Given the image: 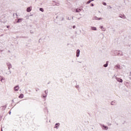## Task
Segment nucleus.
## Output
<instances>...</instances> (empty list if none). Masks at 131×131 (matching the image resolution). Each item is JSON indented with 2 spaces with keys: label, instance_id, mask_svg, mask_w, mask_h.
Segmentation results:
<instances>
[{
  "label": "nucleus",
  "instance_id": "obj_9",
  "mask_svg": "<svg viewBox=\"0 0 131 131\" xmlns=\"http://www.w3.org/2000/svg\"><path fill=\"white\" fill-rule=\"evenodd\" d=\"M81 11V9H76V13H80Z\"/></svg>",
  "mask_w": 131,
  "mask_h": 131
},
{
  "label": "nucleus",
  "instance_id": "obj_18",
  "mask_svg": "<svg viewBox=\"0 0 131 131\" xmlns=\"http://www.w3.org/2000/svg\"><path fill=\"white\" fill-rule=\"evenodd\" d=\"M57 125H60V123H57L55 124V127L56 128H58V126Z\"/></svg>",
  "mask_w": 131,
  "mask_h": 131
},
{
  "label": "nucleus",
  "instance_id": "obj_26",
  "mask_svg": "<svg viewBox=\"0 0 131 131\" xmlns=\"http://www.w3.org/2000/svg\"><path fill=\"white\" fill-rule=\"evenodd\" d=\"M76 88L77 89H78V88H79V86H78V85L76 86Z\"/></svg>",
  "mask_w": 131,
  "mask_h": 131
},
{
  "label": "nucleus",
  "instance_id": "obj_35",
  "mask_svg": "<svg viewBox=\"0 0 131 131\" xmlns=\"http://www.w3.org/2000/svg\"><path fill=\"white\" fill-rule=\"evenodd\" d=\"M72 20H73V19H74L73 16H72Z\"/></svg>",
  "mask_w": 131,
  "mask_h": 131
},
{
  "label": "nucleus",
  "instance_id": "obj_32",
  "mask_svg": "<svg viewBox=\"0 0 131 131\" xmlns=\"http://www.w3.org/2000/svg\"><path fill=\"white\" fill-rule=\"evenodd\" d=\"M108 125H111V123H108Z\"/></svg>",
  "mask_w": 131,
  "mask_h": 131
},
{
  "label": "nucleus",
  "instance_id": "obj_5",
  "mask_svg": "<svg viewBox=\"0 0 131 131\" xmlns=\"http://www.w3.org/2000/svg\"><path fill=\"white\" fill-rule=\"evenodd\" d=\"M116 79L119 82H122V81H123L122 79H121V78L116 77Z\"/></svg>",
  "mask_w": 131,
  "mask_h": 131
},
{
  "label": "nucleus",
  "instance_id": "obj_25",
  "mask_svg": "<svg viewBox=\"0 0 131 131\" xmlns=\"http://www.w3.org/2000/svg\"><path fill=\"white\" fill-rule=\"evenodd\" d=\"M42 98H43V99H45V98H46V96L43 95V96H42Z\"/></svg>",
  "mask_w": 131,
  "mask_h": 131
},
{
  "label": "nucleus",
  "instance_id": "obj_23",
  "mask_svg": "<svg viewBox=\"0 0 131 131\" xmlns=\"http://www.w3.org/2000/svg\"><path fill=\"white\" fill-rule=\"evenodd\" d=\"M45 93H46V95H47V94H48V90L45 91Z\"/></svg>",
  "mask_w": 131,
  "mask_h": 131
},
{
  "label": "nucleus",
  "instance_id": "obj_20",
  "mask_svg": "<svg viewBox=\"0 0 131 131\" xmlns=\"http://www.w3.org/2000/svg\"><path fill=\"white\" fill-rule=\"evenodd\" d=\"M6 106H2L1 107V109H2V110H5V109H3V108H6Z\"/></svg>",
  "mask_w": 131,
  "mask_h": 131
},
{
  "label": "nucleus",
  "instance_id": "obj_2",
  "mask_svg": "<svg viewBox=\"0 0 131 131\" xmlns=\"http://www.w3.org/2000/svg\"><path fill=\"white\" fill-rule=\"evenodd\" d=\"M114 53L115 55H118V56H122V53H119V51H115Z\"/></svg>",
  "mask_w": 131,
  "mask_h": 131
},
{
  "label": "nucleus",
  "instance_id": "obj_17",
  "mask_svg": "<svg viewBox=\"0 0 131 131\" xmlns=\"http://www.w3.org/2000/svg\"><path fill=\"white\" fill-rule=\"evenodd\" d=\"M11 73H12V72H11V71L9 70V71L8 73H6V74H8V75H9V74H11Z\"/></svg>",
  "mask_w": 131,
  "mask_h": 131
},
{
  "label": "nucleus",
  "instance_id": "obj_8",
  "mask_svg": "<svg viewBox=\"0 0 131 131\" xmlns=\"http://www.w3.org/2000/svg\"><path fill=\"white\" fill-rule=\"evenodd\" d=\"M18 90H19V86L18 85H17V86L14 87V91L17 92Z\"/></svg>",
  "mask_w": 131,
  "mask_h": 131
},
{
  "label": "nucleus",
  "instance_id": "obj_10",
  "mask_svg": "<svg viewBox=\"0 0 131 131\" xmlns=\"http://www.w3.org/2000/svg\"><path fill=\"white\" fill-rule=\"evenodd\" d=\"M115 69H120V68L119 65H117L115 67Z\"/></svg>",
  "mask_w": 131,
  "mask_h": 131
},
{
  "label": "nucleus",
  "instance_id": "obj_31",
  "mask_svg": "<svg viewBox=\"0 0 131 131\" xmlns=\"http://www.w3.org/2000/svg\"><path fill=\"white\" fill-rule=\"evenodd\" d=\"M76 26H73V28L74 29V28H75Z\"/></svg>",
  "mask_w": 131,
  "mask_h": 131
},
{
  "label": "nucleus",
  "instance_id": "obj_27",
  "mask_svg": "<svg viewBox=\"0 0 131 131\" xmlns=\"http://www.w3.org/2000/svg\"><path fill=\"white\" fill-rule=\"evenodd\" d=\"M100 28H101V29H103V26H100Z\"/></svg>",
  "mask_w": 131,
  "mask_h": 131
},
{
  "label": "nucleus",
  "instance_id": "obj_16",
  "mask_svg": "<svg viewBox=\"0 0 131 131\" xmlns=\"http://www.w3.org/2000/svg\"><path fill=\"white\" fill-rule=\"evenodd\" d=\"M23 97H24V95H23V94H20V96H19V98H20V99H22Z\"/></svg>",
  "mask_w": 131,
  "mask_h": 131
},
{
  "label": "nucleus",
  "instance_id": "obj_34",
  "mask_svg": "<svg viewBox=\"0 0 131 131\" xmlns=\"http://www.w3.org/2000/svg\"><path fill=\"white\" fill-rule=\"evenodd\" d=\"M1 36H4L3 34L1 35Z\"/></svg>",
  "mask_w": 131,
  "mask_h": 131
},
{
  "label": "nucleus",
  "instance_id": "obj_41",
  "mask_svg": "<svg viewBox=\"0 0 131 131\" xmlns=\"http://www.w3.org/2000/svg\"><path fill=\"white\" fill-rule=\"evenodd\" d=\"M1 131H3V129H1Z\"/></svg>",
  "mask_w": 131,
  "mask_h": 131
},
{
  "label": "nucleus",
  "instance_id": "obj_29",
  "mask_svg": "<svg viewBox=\"0 0 131 131\" xmlns=\"http://www.w3.org/2000/svg\"><path fill=\"white\" fill-rule=\"evenodd\" d=\"M68 20H71V18L68 17Z\"/></svg>",
  "mask_w": 131,
  "mask_h": 131
},
{
  "label": "nucleus",
  "instance_id": "obj_36",
  "mask_svg": "<svg viewBox=\"0 0 131 131\" xmlns=\"http://www.w3.org/2000/svg\"><path fill=\"white\" fill-rule=\"evenodd\" d=\"M80 19V17L78 18V20H79Z\"/></svg>",
  "mask_w": 131,
  "mask_h": 131
},
{
  "label": "nucleus",
  "instance_id": "obj_11",
  "mask_svg": "<svg viewBox=\"0 0 131 131\" xmlns=\"http://www.w3.org/2000/svg\"><path fill=\"white\" fill-rule=\"evenodd\" d=\"M21 21H22V18H18L17 23H20V22H21Z\"/></svg>",
  "mask_w": 131,
  "mask_h": 131
},
{
  "label": "nucleus",
  "instance_id": "obj_21",
  "mask_svg": "<svg viewBox=\"0 0 131 131\" xmlns=\"http://www.w3.org/2000/svg\"><path fill=\"white\" fill-rule=\"evenodd\" d=\"M111 105H115V102L112 101V102H111Z\"/></svg>",
  "mask_w": 131,
  "mask_h": 131
},
{
  "label": "nucleus",
  "instance_id": "obj_22",
  "mask_svg": "<svg viewBox=\"0 0 131 131\" xmlns=\"http://www.w3.org/2000/svg\"><path fill=\"white\" fill-rule=\"evenodd\" d=\"M103 5L104 6H106V5H107V4H106V3H105V2H103Z\"/></svg>",
  "mask_w": 131,
  "mask_h": 131
},
{
  "label": "nucleus",
  "instance_id": "obj_30",
  "mask_svg": "<svg viewBox=\"0 0 131 131\" xmlns=\"http://www.w3.org/2000/svg\"><path fill=\"white\" fill-rule=\"evenodd\" d=\"M98 20H102V18H99L98 17Z\"/></svg>",
  "mask_w": 131,
  "mask_h": 131
},
{
  "label": "nucleus",
  "instance_id": "obj_15",
  "mask_svg": "<svg viewBox=\"0 0 131 131\" xmlns=\"http://www.w3.org/2000/svg\"><path fill=\"white\" fill-rule=\"evenodd\" d=\"M94 1H95V0H89V1L87 2V4H91V3H92V2H94Z\"/></svg>",
  "mask_w": 131,
  "mask_h": 131
},
{
  "label": "nucleus",
  "instance_id": "obj_12",
  "mask_svg": "<svg viewBox=\"0 0 131 131\" xmlns=\"http://www.w3.org/2000/svg\"><path fill=\"white\" fill-rule=\"evenodd\" d=\"M91 29H92V30H97V28L94 27H91Z\"/></svg>",
  "mask_w": 131,
  "mask_h": 131
},
{
  "label": "nucleus",
  "instance_id": "obj_6",
  "mask_svg": "<svg viewBox=\"0 0 131 131\" xmlns=\"http://www.w3.org/2000/svg\"><path fill=\"white\" fill-rule=\"evenodd\" d=\"M79 54H80V50L78 49L76 52V57H79Z\"/></svg>",
  "mask_w": 131,
  "mask_h": 131
},
{
  "label": "nucleus",
  "instance_id": "obj_43",
  "mask_svg": "<svg viewBox=\"0 0 131 131\" xmlns=\"http://www.w3.org/2000/svg\"><path fill=\"white\" fill-rule=\"evenodd\" d=\"M117 125H118V123H117Z\"/></svg>",
  "mask_w": 131,
  "mask_h": 131
},
{
  "label": "nucleus",
  "instance_id": "obj_19",
  "mask_svg": "<svg viewBox=\"0 0 131 131\" xmlns=\"http://www.w3.org/2000/svg\"><path fill=\"white\" fill-rule=\"evenodd\" d=\"M39 10H40L41 12H44V11H45V10H43V8H40L39 9Z\"/></svg>",
  "mask_w": 131,
  "mask_h": 131
},
{
  "label": "nucleus",
  "instance_id": "obj_3",
  "mask_svg": "<svg viewBox=\"0 0 131 131\" xmlns=\"http://www.w3.org/2000/svg\"><path fill=\"white\" fill-rule=\"evenodd\" d=\"M31 10H32V7H28L27 9V12L29 13V12H31Z\"/></svg>",
  "mask_w": 131,
  "mask_h": 131
},
{
  "label": "nucleus",
  "instance_id": "obj_39",
  "mask_svg": "<svg viewBox=\"0 0 131 131\" xmlns=\"http://www.w3.org/2000/svg\"><path fill=\"white\" fill-rule=\"evenodd\" d=\"M9 114H11V111L9 112Z\"/></svg>",
  "mask_w": 131,
  "mask_h": 131
},
{
  "label": "nucleus",
  "instance_id": "obj_13",
  "mask_svg": "<svg viewBox=\"0 0 131 131\" xmlns=\"http://www.w3.org/2000/svg\"><path fill=\"white\" fill-rule=\"evenodd\" d=\"M93 20H98V17L97 16H95L93 17Z\"/></svg>",
  "mask_w": 131,
  "mask_h": 131
},
{
  "label": "nucleus",
  "instance_id": "obj_4",
  "mask_svg": "<svg viewBox=\"0 0 131 131\" xmlns=\"http://www.w3.org/2000/svg\"><path fill=\"white\" fill-rule=\"evenodd\" d=\"M7 65L8 67L9 70H10V69H11V68H12V64H11V63H10V62H8L7 63Z\"/></svg>",
  "mask_w": 131,
  "mask_h": 131
},
{
  "label": "nucleus",
  "instance_id": "obj_38",
  "mask_svg": "<svg viewBox=\"0 0 131 131\" xmlns=\"http://www.w3.org/2000/svg\"><path fill=\"white\" fill-rule=\"evenodd\" d=\"M1 81H3V78L1 79Z\"/></svg>",
  "mask_w": 131,
  "mask_h": 131
},
{
  "label": "nucleus",
  "instance_id": "obj_7",
  "mask_svg": "<svg viewBox=\"0 0 131 131\" xmlns=\"http://www.w3.org/2000/svg\"><path fill=\"white\" fill-rule=\"evenodd\" d=\"M120 18H122V19H125V18H126V17H125V15L124 14H120L119 15Z\"/></svg>",
  "mask_w": 131,
  "mask_h": 131
},
{
  "label": "nucleus",
  "instance_id": "obj_33",
  "mask_svg": "<svg viewBox=\"0 0 131 131\" xmlns=\"http://www.w3.org/2000/svg\"><path fill=\"white\" fill-rule=\"evenodd\" d=\"M7 28H9V27H10V26H7Z\"/></svg>",
  "mask_w": 131,
  "mask_h": 131
},
{
  "label": "nucleus",
  "instance_id": "obj_1",
  "mask_svg": "<svg viewBox=\"0 0 131 131\" xmlns=\"http://www.w3.org/2000/svg\"><path fill=\"white\" fill-rule=\"evenodd\" d=\"M100 125L103 130H108L109 128L108 126H105L104 124H100Z\"/></svg>",
  "mask_w": 131,
  "mask_h": 131
},
{
  "label": "nucleus",
  "instance_id": "obj_14",
  "mask_svg": "<svg viewBox=\"0 0 131 131\" xmlns=\"http://www.w3.org/2000/svg\"><path fill=\"white\" fill-rule=\"evenodd\" d=\"M104 67H108V61L106 62V64L103 65Z\"/></svg>",
  "mask_w": 131,
  "mask_h": 131
},
{
  "label": "nucleus",
  "instance_id": "obj_24",
  "mask_svg": "<svg viewBox=\"0 0 131 131\" xmlns=\"http://www.w3.org/2000/svg\"><path fill=\"white\" fill-rule=\"evenodd\" d=\"M105 30H106V29L105 28H103V29H102L103 31H105Z\"/></svg>",
  "mask_w": 131,
  "mask_h": 131
},
{
  "label": "nucleus",
  "instance_id": "obj_28",
  "mask_svg": "<svg viewBox=\"0 0 131 131\" xmlns=\"http://www.w3.org/2000/svg\"><path fill=\"white\" fill-rule=\"evenodd\" d=\"M91 6L94 7V4H91Z\"/></svg>",
  "mask_w": 131,
  "mask_h": 131
},
{
  "label": "nucleus",
  "instance_id": "obj_37",
  "mask_svg": "<svg viewBox=\"0 0 131 131\" xmlns=\"http://www.w3.org/2000/svg\"><path fill=\"white\" fill-rule=\"evenodd\" d=\"M39 42H40V39H39Z\"/></svg>",
  "mask_w": 131,
  "mask_h": 131
},
{
  "label": "nucleus",
  "instance_id": "obj_40",
  "mask_svg": "<svg viewBox=\"0 0 131 131\" xmlns=\"http://www.w3.org/2000/svg\"><path fill=\"white\" fill-rule=\"evenodd\" d=\"M64 20V18H62V20Z\"/></svg>",
  "mask_w": 131,
  "mask_h": 131
},
{
  "label": "nucleus",
  "instance_id": "obj_42",
  "mask_svg": "<svg viewBox=\"0 0 131 131\" xmlns=\"http://www.w3.org/2000/svg\"><path fill=\"white\" fill-rule=\"evenodd\" d=\"M73 12H75V10H74V11Z\"/></svg>",
  "mask_w": 131,
  "mask_h": 131
}]
</instances>
